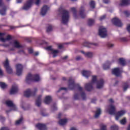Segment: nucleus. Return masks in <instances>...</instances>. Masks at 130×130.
Instances as JSON below:
<instances>
[{"label":"nucleus","mask_w":130,"mask_h":130,"mask_svg":"<svg viewBox=\"0 0 130 130\" xmlns=\"http://www.w3.org/2000/svg\"><path fill=\"white\" fill-rule=\"evenodd\" d=\"M95 83H96V88L101 89L104 86V80L101 79L97 81V76H92L91 82L85 84V89L86 91L90 92L93 90V85Z\"/></svg>","instance_id":"obj_1"},{"label":"nucleus","mask_w":130,"mask_h":130,"mask_svg":"<svg viewBox=\"0 0 130 130\" xmlns=\"http://www.w3.org/2000/svg\"><path fill=\"white\" fill-rule=\"evenodd\" d=\"M109 113L111 115H115L116 120H118L125 113V111L121 110L116 112L115 106L110 105L109 106Z\"/></svg>","instance_id":"obj_2"},{"label":"nucleus","mask_w":130,"mask_h":130,"mask_svg":"<svg viewBox=\"0 0 130 130\" xmlns=\"http://www.w3.org/2000/svg\"><path fill=\"white\" fill-rule=\"evenodd\" d=\"M39 81H40L39 75H32L31 73H28L25 79V82L27 84H29L31 82H39Z\"/></svg>","instance_id":"obj_3"},{"label":"nucleus","mask_w":130,"mask_h":130,"mask_svg":"<svg viewBox=\"0 0 130 130\" xmlns=\"http://www.w3.org/2000/svg\"><path fill=\"white\" fill-rule=\"evenodd\" d=\"M61 15L62 23L64 25H67L70 20V12L67 10L63 9L62 10Z\"/></svg>","instance_id":"obj_4"},{"label":"nucleus","mask_w":130,"mask_h":130,"mask_svg":"<svg viewBox=\"0 0 130 130\" xmlns=\"http://www.w3.org/2000/svg\"><path fill=\"white\" fill-rule=\"evenodd\" d=\"M76 87H78V90H79L80 92H82V91H83V87L80 86L79 84L75 83V80H74L72 77H70L69 80V89L70 90H74Z\"/></svg>","instance_id":"obj_5"},{"label":"nucleus","mask_w":130,"mask_h":130,"mask_svg":"<svg viewBox=\"0 0 130 130\" xmlns=\"http://www.w3.org/2000/svg\"><path fill=\"white\" fill-rule=\"evenodd\" d=\"M36 92H37V88H35L34 91H31V89H28L26 91H24V94L25 97L27 98H29L30 96H35L36 95Z\"/></svg>","instance_id":"obj_6"},{"label":"nucleus","mask_w":130,"mask_h":130,"mask_svg":"<svg viewBox=\"0 0 130 130\" xmlns=\"http://www.w3.org/2000/svg\"><path fill=\"white\" fill-rule=\"evenodd\" d=\"M6 35L5 32H0V40L2 42H6V41H10L13 39L12 36L8 35L7 36L6 38H4V37Z\"/></svg>","instance_id":"obj_7"},{"label":"nucleus","mask_w":130,"mask_h":130,"mask_svg":"<svg viewBox=\"0 0 130 130\" xmlns=\"http://www.w3.org/2000/svg\"><path fill=\"white\" fill-rule=\"evenodd\" d=\"M4 68L6 70V72H7L8 74H12L13 73V69L11 68L10 66V63L9 62V59L8 58L6 59L5 62L3 63Z\"/></svg>","instance_id":"obj_8"},{"label":"nucleus","mask_w":130,"mask_h":130,"mask_svg":"<svg viewBox=\"0 0 130 130\" xmlns=\"http://www.w3.org/2000/svg\"><path fill=\"white\" fill-rule=\"evenodd\" d=\"M99 34L102 38H104L107 36V30L105 28L101 27L99 29Z\"/></svg>","instance_id":"obj_9"},{"label":"nucleus","mask_w":130,"mask_h":130,"mask_svg":"<svg viewBox=\"0 0 130 130\" xmlns=\"http://www.w3.org/2000/svg\"><path fill=\"white\" fill-rule=\"evenodd\" d=\"M112 22L113 25L117 26V27H121L122 26V23L121 21L119 20L118 18L115 17L112 19Z\"/></svg>","instance_id":"obj_10"},{"label":"nucleus","mask_w":130,"mask_h":130,"mask_svg":"<svg viewBox=\"0 0 130 130\" xmlns=\"http://www.w3.org/2000/svg\"><path fill=\"white\" fill-rule=\"evenodd\" d=\"M34 0H28L26 3L24 4L23 9L25 10V11H27V10L29 9L32 5H33Z\"/></svg>","instance_id":"obj_11"},{"label":"nucleus","mask_w":130,"mask_h":130,"mask_svg":"<svg viewBox=\"0 0 130 130\" xmlns=\"http://www.w3.org/2000/svg\"><path fill=\"white\" fill-rule=\"evenodd\" d=\"M16 75L17 76H21L23 72V65L21 64H17L16 66Z\"/></svg>","instance_id":"obj_12"},{"label":"nucleus","mask_w":130,"mask_h":130,"mask_svg":"<svg viewBox=\"0 0 130 130\" xmlns=\"http://www.w3.org/2000/svg\"><path fill=\"white\" fill-rule=\"evenodd\" d=\"M18 86L14 85L12 86L11 89L10 90V94L13 95L14 94H17L18 91Z\"/></svg>","instance_id":"obj_13"},{"label":"nucleus","mask_w":130,"mask_h":130,"mask_svg":"<svg viewBox=\"0 0 130 130\" xmlns=\"http://www.w3.org/2000/svg\"><path fill=\"white\" fill-rule=\"evenodd\" d=\"M79 15L82 19L86 18V14H85V8L84 6H81L79 10Z\"/></svg>","instance_id":"obj_14"},{"label":"nucleus","mask_w":130,"mask_h":130,"mask_svg":"<svg viewBox=\"0 0 130 130\" xmlns=\"http://www.w3.org/2000/svg\"><path fill=\"white\" fill-rule=\"evenodd\" d=\"M6 105H7V106H9V107H12L13 110H17V107L15 105H14L13 102L11 101H7L6 102Z\"/></svg>","instance_id":"obj_15"},{"label":"nucleus","mask_w":130,"mask_h":130,"mask_svg":"<svg viewBox=\"0 0 130 130\" xmlns=\"http://www.w3.org/2000/svg\"><path fill=\"white\" fill-rule=\"evenodd\" d=\"M48 7L47 6L45 5L43 7V8L41 10V15L42 16H45L46 15V13H47V11L49 10Z\"/></svg>","instance_id":"obj_16"},{"label":"nucleus","mask_w":130,"mask_h":130,"mask_svg":"<svg viewBox=\"0 0 130 130\" xmlns=\"http://www.w3.org/2000/svg\"><path fill=\"white\" fill-rule=\"evenodd\" d=\"M112 74L116 76V77H119L120 76V70L119 68H115L112 71Z\"/></svg>","instance_id":"obj_17"},{"label":"nucleus","mask_w":130,"mask_h":130,"mask_svg":"<svg viewBox=\"0 0 130 130\" xmlns=\"http://www.w3.org/2000/svg\"><path fill=\"white\" fill-rule=\"evenodd\" d=\"M98 45V44L97 43H90L88 42H85L83 43V46H85V47H88V48H90L91 47H92L93 46H97Z\"/></svg>","instance_id":"obj_18"},{"label":"nucleus","mask_w":130,"mask_h":130,"mask_svg":"<svg viewBox=\"0 0 130 130\" xmlns=\"http://www.w3.org/2000/svg\"><path fill=\"white\" fill-rule=\"evenodd\" d=\"M47 50H49L50 51H52L53 53V57H55L56 56V53H58V50H53L52 47L48 46L47 47Z\"/></svg>","instance_id":"obj_19"},{"label":"nucleus","mask_w":130,"mask_h":130,"mask_svg":"<svg viewBox=\"0 0 130 130\" xmlns=\"http://www.w3.org/2000/svg\"><path fill=\"white\" fill-rule=\"evenodd\" d=\"M36 127H37L39 130H47L46 125L44 124L38 123L36 125Z\"/></svg>","instance_id":"obj_20"},{"label":"nucleus","mask_w":130,"mask_h":130,"mask_svg":"<svg viewBox=\"0 0 130 130\" xmlns=\"http://www.w3.org/2000/svg\"><path fill=\"white\" fill-rule=\"evenodd\" d=\"M41 97H42V95H39L38 96V98L36 100V105H37V106H38V107H40V106H41Z\"/></svg>","instance_id":"obj_21"},{"label":"nucleus","mask_w":130,"mask_h":130,"mask_svg":"<svg viewBox=\"0 0 130 130\" xmlns=\"http://www.w3.org/2000/svg\"><path fill=\"white\" fill-rule=\"evenodd\" d=\"M82 74L84 77H85V78L88 79L91 75V72L84 70L82 71Z\"/></svg>","instance_id":"obj_22"},{"label":"nucleus","mask_w":130,"mask_h":130,"mask_svg":"<svg viewBox=\"0 0 130 130\" xmlns=\"http://www.w3.org/2000/svg\"><path fill=\"white\" fill-rule=\"evenodd\" d=\"M128 5H130L129 0H122L121 1V3L119 4V6H128Z\"/></svg>","instance_id":"obj_23"},{"label":"nucleus","mask_w":130,"mask_h":130,"mask_svg":"<svg viewBox=\"0 0 130 130\" xmlns=\"http://www.w3.org/2000/svg\"><path fill=\"white\" fill-rule=\"evenodd\" d=\"M6 14H7V7L4 6L3 9H0V15L1 16H6Z\"/></svg>","instance_id":"obj_24"},{"label":"nucleus","mask_w":130,"mask_h":130,"mask_svg":"<svg viewBox=\"0 0 130 130\" xmlns=\"http://www.w3.org/2000/svg\"><path fill=\"white\" fill-rule=\"evenodd\" d=\"M52 99H51V96H47L45 98L44 102L45 104H49L50 102H51Z\"/></svg>","instance_id":"obj_25"},{"label":"nucleus","mask_w":130,"mask_h":130,"mask_svg":"<svg viewBox=\"0 0 130 130\" xmlns=\"http://www.w3.org/2000/svg\"><path fill=\"white\" fill-rule=\"evenodd\" d=\"M81 52L83 53V54H84V55L86 57L91 58V57H92V56H93V53H92V52H88L86 53V52H84V51H81Z\"/></svg>","instance_id":"obj_26"},{"label":"nucleus","mask_w":130,"mask_h":130,"mask_svg":"<svg viewBox=\"0 0 130 130\" xmlns=\"http://www.w3.org/2000/svg\"><path fill=\"white\" fill-rule=\"evenodd\" d=\"M103 69L104 70H109L110 68V62L107 61L105 64H103Z\"/></svg>","instance_id":"obj_27"},{"label":"nucleus","mask_w":130,"mask_h":130,"mask_svg":"<svg viewBox=\"0 0 130 130\" xmlns=\"http://www.w3.org/2000/svg\"><path fill=\"white\" fill-rule=\"evenodd\" d=\"M67 122H68V120L67 119H61L59 121L58 123L60 125H64Z\"/></svg>","instance_id":"obj_28"},{"label":"nucleus","mask_w":130,"mask_h":130,"mask_svg":"<svg viewBox=\"0 0 130 130\" xmlns=\"http://www.w3.org/2000/svg\"><path fill=\"white\" fill-rule=\"evenodd\" d=\"M119 62L121 66H122V67H124L125 66V64L126 62H125V60L123 59V58H120L119 59Z\"/></svg>","instance_id":"obj_29"},{"label":"nucleus","mask_w":130,"mask_h":130,"mask_svg":"<svg viewBox=\"0 0 130 130\" xmlns=\"http://www.w3.org/2000/svg\"><path fill=\"white\" fill-rule=\"evenodd\" d=\"M100 114H101V109H100V108H99L95 112L94 117H95V118H97V117H99Z\"/></svg>","instance_id":"obj_30"},{"label":"nucleus","mask_w":130,"mask_h":130,"mask_svg":"<svg viewBox=\"0 0 130 130\" xmlns=\"http://www.w3.org/2000/svg\"><path fill=\"white\" fill-rule=\"evenodd\" d=\"M95 23V20L93 19H89L88 20V26H93Z\"/></svg>","instance_id":"obj_31"},{"label":"nucleus","mask_w":130,"mask_h":130,"mask_svg":"<svg viewBox=\"0 0 130 130\" xmlns=\"http://www.w3.org/2000/svg\"><path fill=\"white\" fill-rule=\"evenodd\" d=\"M14 46L16 48H20V47H22L21 45H20V43L17 41L14 42Z\"/></svg>","instance_id":"obj_32"},{"label":"nucleus","mask_w":130,"mask_h":130,"mask_svg":"<svg viewBox=\"0 0 130 130\" xmlns=\"http://www.w3.org/2000/svg\"><path fill=\"white\" fill-rule=\"evenodd\" d=\"M72 12H73L75 18H77V9L73 7L71 9Z\"/></svg>","instance_id":"obj_33"},{"label":"nucleus","mask_w":130,"mask_h":130,"mask_svg":"<svg viewBox=\"0 0 130 130\" xmlns=\"http://www.w3.org/2000/svg\"><path fill=\"white\" fill-rule=\"evenodd\" d=\"M89 6L91 9H95V2L93 1H91L89 3Z\"/></svg>","instance_id":"obj_34"},{"label":"nucleus","mask_w":130,"mask_h":130,"mask_svg":"<svg viewBox=\"0 0 130 130\" xmlns=\"http://www.w3.org/2000/svg\"><path fill=\"white\" fill-rule=\"evenodd\" d=\"M8 85L5 82H0V87L2 89H6Z\"/></svg>","instance_id":"obj_35"},{"label":"nucleus","mask_w":130,"mask_h":130,"mask_svg":"<svg viewBox=\"0 0 130 130\" xmlns=\"http://www.w3.org/2000/svg\"><path fill=\"white\" fill-rule=\"evenodd\" d=\"M120 123L121 124H122L123 125H124V124H125V123H126V118H123L122 119H121L120 121Z\"/></svg>","instance_id":"obj_36"},{"label":"nucleus","mask_w":130,"mask_h":130,"mask_svg":"<svg viewBox=\"0 0 130 130\" xmlns=\"http://www.w3.org/2000/svg\"><path fill=\"white\" fill-rule=\"evenodd\" d=\"M128 88V83L127 82L124 83L123 90L125 91Z\"/></svg>","instance_id":"obj_37"},{"label":"nucleus","mask_w":130,"mask_h":130,"mask_svg":"<svg viewBox=\"0 0 130 130\" xmlns=\"http://www.w3.org/2000/svg\"><path fill=\"white\" fill-rule=\"evenodd\" d=\"M22 121H23L22 117L20 118V119L19 120L16 121V122H15V125H18V124H21V122H22Z\"/></svg>","instance_id":"obj_38"},{"label":"nucleus","mask_w":130,"mask_h":130,"mask_svg":"<svg viewBox=\"0 0 130 130\" xmlns=\"http://www.w3.org/2000/svg\"><path fill=\"white\" fill-rule=\"evenodd\" d=\"M111 130H118V126L115 125H112L110 127Z\"/></svg>","instance_id":"obj_39"},{"label":"nucleus","mask_w":130,"mask_h":130,"mask_svg":"<svg viewBox=\"0 0 130 130\" xmlns=\"http://www.w3.org/2000/svg\"><path fill=\"white\" fill-rule=\"evenodd\" d=\"M74 97L75 100H79L80 99V94L79 93H75Z\"/></svg>","instance_id":"obj_40"},{"label":"nucleus","mask_w":130,"mask_h":130,"mask_svg":"<svg viewBox=\"0 0 130 130\" xmlns=\"http://www.w3.org/2000/svg\"><path fill=\"white\" fill-rule=\"evenodd\" d=\"M81 97L83 100H86V93L85 92L83 91L81 92Z\"/></svg>","instance_id":"obj_41"},{"label":"nucleus","mask_w":130,"mask_h":130,"mask_svg":"<svg viewBox=\"0 0 130 130\" xmlns=\"http://www.w3.org/2000/svg\"><path fill=\"white\" fill-rule=\"evenodd\" d=\"M50 31H52V26L49 25V26L47 28V32L48 33L50 32Z\"/></svg>","instance_id":"obj_42"},{"label":"nucleus","mask_w":130,"mask_h":130,"mask_svg":"<svg viewBox=\"0 0 130 130\" xmlns=\"http://www.w3.org/2000/svg\"><path fill=\"white\" fill-rule=\"evenodd\" d=\"M124 15H125L126 17H129L130 13L128 11H125L124 12Z\"/></svg>","instance_id":"obj_43"},{"label":"nucleus","mask_w":130,"mask_h":130,"mask_svg":"<svg viewBox=\"0 0 130 130\" xmlns=\"http://www.w3.org/2000/svg\"><path fill=\"white\" fill-rule=\"evenodd\" d=\"M106 18V15H104L100 18V21H103Z\"/></svg>","instance_id":"obj_44"},{"label":"nucleus","mask_w":130,"mask_h":130,"mask_svg":"<svg viewBox=\"0 0 130 130\" xmlns=\"http://www.w3.org/2000/svg\"><path fill=\"white\" fill-rule=\"evenodd\" d=\"M107 45L108 47H110V48L113 47V46H114V45L113 44H111L109 42L107 43Z\"/></svg>","instance_id":"obj_45"},{"label":"nucleus","mask_w":130,"mask_h":130,"mask_svg":"<svg viewBox=\"0 0 130 130\" xmlns=\"http://www.w3.org/2000/svg\"><path fill=\"white\" fill-rule=\"evenodd\" d=\"M53 110H57V108L56 107V104H54L52 106Z\"/></svg>","instance_id":"obj_46"},{"label":"nucleus","mask_w":130,"mask_h":130,"mask_svg":"<svg viewBox=\"0 0 130 130\" xmlns=\"http://www.w3.org/2000/svg\"><path fill=\"white\" fill-rule=\"evenodd\" d=\"M0 120L2 122H4L5 120H6V118L4 117H3V116H0Z\"/></svg>","instance_id":"obj_47"},{"label":"nucleus","mask_w":130,"mask_h":130,"mask_svg":"<svg viewBox=\"0 0 130 130\" xmlns=\"http://www.w3.org/2000/svg\"><path fill=\"white\" fill-rule=\"evenodd\" d=\"M67 89H68V88H67L66 87H61L59 88V89L57 92H60V91H61V90H65L66 91H67Z\"/></svg>","instance_id":"obj_48"},{"label":"nucleus","mask_w":130,"mask_h":130,"mask_svg":"<svg viewBox=\"0 0 130 130\" xmlns=\"http://www.w3.org/2000/svg\"><path fill=\"white\" fill-rule=\"evenodd\" d=\"M82 59V57L81 56H78L76 57V60H81Z\"/></svg>","instance_id":"obj_49"},{"label":"nucleus","mask_w":130,"mask_h":130,"mask_svg":"<svg viewBox=\"0 0 130 130\" xmlns=\"http://www.w3.org/2000/svg\"><path fill=\"white\" fill-rule=\"evenodd\" d=\"M121 40L124 42H126V41H127V39L126 38H122Z\"/></svg>","instance_id":"obj_50"},{"label":"nucleus","mask_w":130,"mask_h":130,"mask_svg":"<svg viewBox=\"0 0 130 130\" xmlns=\"http://www.w3.org/2000/svg\"><path fill=\"white\" fill-rule=\"evenodd\" d=\"M40 1L41 0H36L35 4L37 6H38L39 5V4H40Z\"/></svg>","instance_id":"obj_51"},{"label":"nucleus","mask_w":130,"mask_h":130,"mask_svg":"<svg viewBox=\"0 0 130 130\" xmlns=\"http://www.w3.org/2000/svg\"><path fill=\"white\" fill-rule=\"evenodd\" d=\"M28 52L30 54L33 53V49H29L28 50Z\"/></svg>","instance_id":"obj_52"},{"label":"nucleus","mask_w":130,"mask_h":130,"mask_svg":"<svg viewBox=\"0 0 130 130\" xmlns=\"http://www.w3.org/2000/svg\"><path fill=\"white\" fill-rule=\"evenodd\" d=\"M10 29H15L16 28H18V26H10Z\"/></svg>","instance_id":"obj_53"},{"label":"nucleus","mask_w":130,"mask_h":130,"mask_svg":"<svg viewBox=\"0 0 130 130\" xmlns=\"http://www.w3.org/2000/svg\"><path fill=\"white\" fill-rule=\"evenodd\" d=\"M127 30L129 33H130V24L127 26Z\"/></svg>","instance_id":"obj_54"},{"label":"nucleus","mask_w":130,"mask_h":130,"mask_svg":"<svg viewBox=\"0 0 130 130\" xmlns=\"http://www.w3.org/2000/svg\"><path fill=\"white\" fill-rule=\"evenodd\" d=\"M62 47H63V46L62 44H60L58 45V48H59V49H61Z\"/></svg>","instance_id":"obj_55"},{"label":"nucleus","mask_w":130,"mask_h":130,"mask_svg":"<svg viewBox=\"0 0 130 130\" xmlns=\"http://www.w3.org/2000/svg\"><path fill=\"white\" fill-rule=\"evenodd\" d=\"M67 58H68V56H65L61 57V59H63V60H64V59H67Z\"/></svg>","instance_id":"obj_56"},{"label":"nucleus","mask_w":130,"mask_h":130,"mask_svg":"<svg viewBox=\"0 0 130 130\" xmlns=\"http://www.w3.org/2000/svg\"><path fill=\"white\" fill-rule=\"evenodd\" d=\"M21 52H22L23 53H25V51H24V50H19L18 52V53H21Z\"/></svg>","instance_id":"obj_57"},{"label":"nucleus","mask_w":130,"mask_h":130,"mask_svg":"<svg viewBox=\"0 0 130 130\" xmlns=\"http://www.w3.org/2000/svg\"><path fill=\"white\" fill-rule=\"evenodd\" d=\"M105 4H108L109 3V0H104Z\"/></svg>","instance_id":"obj_58"},{"label":"nucleus","mask_w":130,"mask_h":130,"mask_svg":"<svg viewBox=\"0 0 130 130\" xmlns=\"http://www.w3.org/2000/svg\"><path fill=\"white\" fill-rule=\"evenodd\" d=\"M26 40L28 42L30 43L32 41L31 40V39H29V38H26Z\"/></svg>","instance_id":"obj_59"},{"label":"nucleus","mask_w":130,"mask_h":130,"mask_svg":"<svg viewBox=\"0 0 130 130\" xmlns=\"http://www.w3.org/2000/svg\"><path fill=\"white\" fill-rule=\"evenodd\" d=\"M17 2L18 4H21L23 2V0H17Z\"/></svg>","instance_id":"obj_60"},{"label":"nucleus","mask_w":130,"mask_h":130,"mask_svg":"<svg viewBox=\"0 0 130 130\" xmlns=\"http://www.w3.org/2000/svg\"><path fill=\"white\" fill-rule=\"evenodd\" d=\"M39 54V53L38 52H36L34 54V55L35 56H37V55H38Z\"/></svg>","instance_id":"obj_61"},{"label":"nucleus","mask_w":130,"mask_h":130,"mask_svg":"<svg viewBox=\"0 0 130 130\" xmlns=\"http://www.w3.org/2000/svg\"><path fill=\"white\" fill-rule=\"evenodd\" d=\"M109 102H110L111 103H113L114 101H113V100L112 99H110L109 100Z\"/></svg>","instance_id":"obj_62"},{"label":"nucleus","mask_w":130,"mask_h":130,"mask_svg":"<svg viewBox=\"0 0 130 130\" xmlns=\"http://www.w3.org/2000/svg\"><path fill=\"white\" fill-rule=\"evenodd\" d=\"M96 100H92L91 103H96Z\"/></svg>","instance_id":"obj_63"},{"label":"nucleus","mask_w":130,"mask_h":130,"mask_svg":"<svg viewBox=\"0 0 130 130\" xmlns=\"http://www.w3.org/2000/svg\"><path fill=\"white\" fill-rule=\"evenodd\" d=\"M70 130H77V129H76V128L73 127H72V128H71Z\"/></svg>","instance_id":"obj_64"}]
</instances>
